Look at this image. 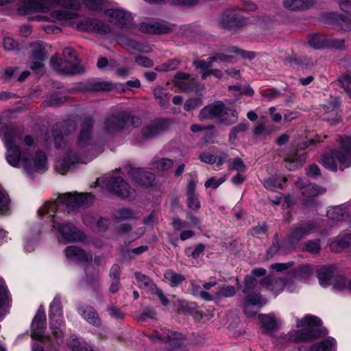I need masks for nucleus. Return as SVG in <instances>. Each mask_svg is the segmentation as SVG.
Segmentation results:
<instances>
[{"instance_id": "1", "label": "nucleus", "mask_w": 351, "mask_h": 351, "mask_svg": "<svg viewBox=\"0 0 351 351\" xmlns=\"http://www.w3.org/2000/svg\"><path fill=\"white\" fill-rule=\"evenodd\" d=\"M94 201L91 193H66L60 195L56 201L47 202L38 210L39 217L47 215L52 223L60 242L71 243L83 241L84 233L73 223L64 222L65 210L76 211L80 208L89 206Z\"/></svg>"}, {"instance_id": "2", "label": "nucleus", "mask_w": 351, "mask_h": 351, "mask_svg": "<svg viewBox=\"0 0 351 351\" xmlns=\"http://www.w3.org/2000/svg\"><path fill=\"white\" fill-rule=\"evenodd\" d=\"M40 140L31 135H27L23 139L27 148L21 150L19 145L22 143L21 133L12 128L8 129L4 134V143L7 149L6 160L14 167H22L29 176L41 173L47 169V158L42 151H37L34 156L30 152L38 145Z\"/></svg>"}, {"instance_id": "3", "label": "nucleus", "mask_w": 351, "mask_h": 351, "mask_svg": "<svg viewBox=\"0 0 351 351\" xmlns=\"http://www.w3.org/2000/svg\"><path fill=\"white\" fill-rule=\"evenodd\" d=\"M92 125L93 120L91 119H87L83 122L76 147L66 150L64 155L56 161L55 168L58 172L64 174L76 163H86L96 156V154H94V146L90 134Z\"/></svg>"}, {"instance_id": "4", "label": "nucleus", "mask_w": 351, "mask_h": 351, "mask_svg": "<svg viewBox=\"0 0 351 351\" xmlns=\"http://www.w3.org/2000/svg\"><path fill=\"white\" fill-rule=\"evenodd\" d=\"M340 149L324 154L321 162L327 169L336 171L343 170L351 166V137L339 139Z\"/></svg>"}, {"instance_id": "5", "label": "nucleus", "mask_w": 351, "mask_h": 351, "mask_svg": "<svg viewBox=\"0 0 351 351\" xmlns=\"http://www.w3.org/2000/svg\"><path fill=\"white\" fill-rule=\"evenodd\" d=\"M297 330L289 334V339L293 341H303L317 337L321 335L322 321L318 317L307 315L302 319H295Z\"/></svg>"}, {"instance_id": "6", "label": "nucleus", "mask_w": 351, "mask_h": 351, "mask_svg": "<svg viewBox=\"0 0 351 351\" xmlns=\"http://www.w3.org/2000/svg\"><path fill=\"white\" fill-rule=\"evenodd\" d=\"M54 4L74 10L80 7L76 0H23L19 11L23 14L34 12L47 13L51 10Z\"/></svg>"}, {"instance_id": "7", "label": "nucleus", "mask_w": 351, "mask_h": 351, "mask_svg": "<svg viewBox=\"0 0 351 351\" xmlns=\"http://www.w3.org/2000/svg\"><path fill=\"white\" fill-rule=\"evenodd\" d=\"M50 330L53 341L58 344L63 343L64 323L62 307L60 297H56L50 305L49 311Z\"/></svg>"}, {"instance_id": "8", "label": "nucleus", "mask_w": 351, "mask_h": 351, "mask_svg": "<svg viewBox=\"0 0 351 351\" xmlns=\"http://www.w3.org/2000/svg\"><path fill=\"white\" fill-rule=\"evenodd\" d=\"M214 118H221V121L226 125L234 123L237 120V112L225 108L221 101L208 104L202 109L199 114V119L204 121Z\"/></svg>"}, {"instance_id": "9", "label": "nucleus", "mask_w": 351, "mask_h": 351, "mask_svg": "<svg viewBox=\"0 0 351 351\" xmlns=\"http://www.w3.org/2000/svg\"><path fill=\"white\" fill-rule=\"evenodd\" d=\"M140 123L138 118L132 117L128 112H123L117 115H112L104 121L102 129L104 133L112 135L130 125L137 126Z\"/></svg>"}, {"instance_id": "10", "label": "nucleus", "mask_w": 351, "mask_h": 351, "mask_svg": "<svg viewBox=\"0 0 351 351\" xmlns=\"http://www.w3.org/2000/svg\"><path fill=\"white\" fill-rule=\"evenodd\" d=\"M295 186L300 191L303 204L309 208L316 206L317 202L315 197L324 191L320 187L315 184L309 183L305 179H299L295 182Z\"/></svg>"}, {"instance_id": "11", "label": "nucleus", "mask_w": 351, "mask_h": 351, "mask_svg": "<svg viewBox=\"0 0 351 351\" xmlns=\"http://www.w3.org/2000/svg\"><path fill=\"white\" fill-rule=\"evenodd\" d=\"M105 14L110 23L119 28L132 29L133 28V18L130 13L119 8H110L105 10Z\"/></svg>"}, {"instance_id": "12", "label": "nucleus", "mask_w": 351, "mask_h": 351, "mask_svg": "<svg viewBox=\"0 0 351 351\" xmlns=\"http://www.w3.org/2000/svg\"><path fill=\"white\" fill-rule=\"evenodd\" d=\"M46 317L45 308L40 306L34 316L31 326V336L33 339L44 341L49 339L48 336L45 335L46 329Z\"/></svg>"}, {"instance_id": "13", "label": "nucleus", "mask_w": 351, "mask_h": 351, "mask_svg": "<svg viewBox=\"0 0 351 351\" xmlns=\"http://www.w3.org/2000/svg\"><path fill=\"white\" fill-rule=\"evenodd\" d=\"M138 214L130 208H120L115 210L112 214L113 226H116L118 232H128L130 230L131 226L128 223L119 225L122 221L133 219L138 217Z\"/></svg>"}, {"instance_id": "14", "label": "nucleus", "mask_w": 351, "mask_h": 351, "mask_svg": "<svg viewBox=\"0 0 351 351\" xmlns=\"http://www.w3.org/2000/svg\"><path fill=\"white\" fill-rule=\"evenodd\" d=\"M104 184L110 191L123 197H132L134 193V191L120 177L106 178Z\"/></svg>"}, {"instance_id": "15", "label": "nucleus", "mask_w": 351, "mask_h": 351, "mask_svg": "<svg viewBox=\"0 0 351 351\" xmlns=\"http://www.w3.org/2000/svg\"><path fill=\"white\" fill-rule=\"evenodd\" d=\"M263 286H265L266 288L273 292L275 295L278 294L284 289L289 292H294L297 290V287L294 286L289 276L287 275L285 279H270L269 278H265L262 282Z\"/></svg>"}, {"instance_id": "16", "label": "nucleus", "mask_w": 351, "mask_h": 351, "mask_svg": "<svg viewBox=\"0 0 351 351\" xmlns=\"http://www.w3.org/2000/svg\"><path fill=\"white\" fill-rule=\"evenodd\" d=\"M47 55V45L42 41L32 43L27 48L28 59L34 66H41Z\"/></svg>"}, {"instance_id": "17", "label": "nucleus", "mask_w": 351, "mask_h": 351, "mask_svg": "<svg viewBox=\"0 0 351 351\" xmlns=\"http://www.w3.org/2000/svg\"><path fill=\"white\" fill-rule=\"evenodd\" d=\"M149 338L154 342L165 341L171 343L174 346H180L182 335L176 332L171 331L167 328H161L160 330H154Z\"/></svg>"}, {"instance_id": "18", "label": "nucleus", "mask_w": 351, "mask_h": 351, "mask_svg": "<svg viewBox=\"0 0 351 351\" xmlns=\"http://www.w3.org/2000/svg\"><path fill=\"white\" fill-rule=\"evenodd\" d=\"M319 229L317 221H307L301 223L298 227L291 230L289 236V241L291 243L299 242L302 238L307 236Z\"/></svg>"}, {"instance_id": "19", "label": "nucleus", "mask_w": 351, "mask_h": 351, "mask_svg": "<svg viewBox=\"0 0 351 351\" xmlns=\"http://www.w3.org/2000/svg\"><path fill=\"white\" fill-rule=\"evenodd\" d=\"M135 278L141 289L152 291L153 294L158 297L164 306H167L169 304V300L165 296L162 291L156 287L150 278L139 273L135 274Z\"/></svg>"}, {"instance_id": "20", "label": "nucleus", "mask_w": 351, "mask_h": 351, "mask_svg": "<svg viewBox=\"0 0 351 351\" xmlns=\"http://www.w3.org/2000/svg\"><path fill=\"white\" fill-rule=\"evenodd\" d=\"M64 255L70 262L86 263L92 259V255L79 247L70 245L65 248Z\"/></svg>"}, {"instance_id": "21", "label": "nucleus", "mask_w": 351, "mask_h": 351, "mask_svg": "<svg viewBox=\"0 0 351 351\" xmlns=\"http://www.w3.org/2000/svg\"><path fill=\"white\" fill-rule=\"evenodd\" d=\"M76 28L84 32L94 30L97 32L107 33L110 31L108 25L101 21L92 19H86L79 21L76 24Z\"/></svg>"}, {"instance_id": "22", "label": "nucleus", "mask_w": 351, "mask_h": 351, "mask_svg": "<svg viewBox=\"0 0 351 351\" xmlns=\"http://www.w3.org/2000/svg\"><path fill=\"white\" fill-rule=\"evenodd\" d=\"M77 14L73 11L67 10H54L51 12L50 16H38L39 20L51 21L52 22L63 21L74 25L73 20L77 17Z\"/></svg>"}, {"instance_id": "23", "label": "nucleus", "mask_w": 351, "mask_h": 351, "mask_svg": "<svg viewBox=\"0 0 351 351\" xmlns=\"http://www.w3.org/2000/svg\"><path fill=\"white\" fill-rule=\"evenodd\" d=\"M265 304V300L259 295H248L244 300V312L249 316H254Z\"/></svg>"}, {"instance_id": "24", "label": "nucleus", "mask_w": 351, "mask_h": 351, "mask_svg": "<svg viewBox=\"0 0 351 351\" xmlns=\"http://www.w3.org/2000/svg\"><path fill=\"white\" fill-rule=\"evenodd\" d=\"M169 126L167 120L160 119L143 128L142 134L146 138H152L166 130Z\"/></svg>"}, {"instance_id": "25", "label": "nucleus", "mask_w": 351, "mask_h": 351, "mask_svg": "<svg viewBox=\"0 0 351 351\" xmlns=\"http://www.w3.org/2000/svg\"><path fill=\"white\" fill-rule=\"evenodd\" d=\"M130 174L135 183L145 186L151 185L155 178L153 173L142 169H132Z\"/></svg>"}, {"instance_id": "26", "label": "nucleus", "mask_w": 351, "mask_h": 351, "mask_svg": "<svg viewBox=\"0 0 351 351\" xmlns=\"http://www.w3.org/2000/svg\"><path fill=\"white\" fill-rule=\"evenodd\" d=\"M143 32L154 34H160L169 32L170 27L164 22H144L140 25Z\"/></svg>"}, {"instance_id": "27", "label": "nucleus", "mask_w": 351, "mask_h": 351, "mask_svg": "<svg viewBox=\"0 0 351 351\" xmlns=\"http://www.w3.org/2000/svg\"><path fill=\"white\" fill-rule=\"evenodd\" d=\"M350 213V205L343 204L330 208L327 210L328 218L333 221H340L348 217Z\"/></svg>"}, {"instance_id": "28", "label": "nucleus", "mask_w": 351, "mask_h": 351, "mask_svg": "<svg viewBox=\"0 0 351 351\" xmlns=\"http://www.w3.org/2000/svg\"><path fill=\"white\" fill-rule=\"evenodd\" d=\"M173 84L176 90L178 91H188L195 86L193 79L186 73H178L175 75Z\"/></svg>"}, {"instance_id": "29", "label": "nucleus", "mask_w": 351, "mask_h": 351, "mask_svg": "<svg viewBox=\"0 0 351 351\" xmlns=\"http://www.w3.org/2000/svg\"><path fill=\"white\" fill-rule=\"evenodd\" d=\"M78 311L83 318L90 324L95 327L101 326V321L99 317V315L92 306H83L80 308Z\"/></svg>"}, {"instance_id": "30", "label": "nucleus", "mask_w": 351, "mask_h": 351, "mask_svg": "<svg viewBox=\"0 0 351 351\" xmlns=\"http://www.w3.org/2000/svg\"><path fill=\"white\" fill-rule=\"evenodd\" d=\"M10 300L5 281L0 278V320L8 313Z\"/></svg>"}, {"instance_id": "31", "label": "nucleus", "mask_w": 351, "mask_h": 351, "mask_svg": "<svg viewBox=\"0 0 351 351\" xmlns=\"http://www.w3.org/2000/svg\"><path fill=\"white\" fill-rule=\"evenodd\" d=\"M351 245V233L341 234L338 238L331 242L330 248L334 252H340L343 249Z\"/></svg>"}, {"instance_id": "32", "label": "nucleus", "mask_w": 351, "mask_h": 351, "mask_svg": "<svg viewBox=\"0 0 351 351\" xmlns=\"http://www.w3.org/2000/svg\"><path fill=\"white\" fill-rule=\"evenodd\" d=\"M311 274L312 268L309 265H301L298 268L296 272L293 275L289 276L294 286H296L298 288V282L302 280L308 278Z\"/></svg>"}, {"instance_id": "33", "label": "nucleus", "mask_w": 351, "mask_h": 351, "mask_svg": "<svg viewBox=\"0 0 351 351\" xmlns=\"http://www.w3.org/2000/svg\"><path fill=\"white\" fill-rule=\"evenodd\" d=\"M317 276L320 285L324 287L331 285L334 281V278L336 277L334 274V269L327 267L320 269Z\"/></svg>"}, {"instance_id": "34", "label": "nucleus", "mask_w": 351, "mask_h": 351, "mask_svg": "<svg viewBox=\"0 0 351 351\" xmlns=\"http://www.w3.org/2000/svg\"><path fill=\"white\" fill-rule=\"evenodd\" d=\"M241 21L233 11L224 12L220 20L221 25L226 28H232L239 25Z\"/></svg>"}, {"instance_id": "35", "label": "nucleus", "mask_w": 351, "mask_h": 351, "mask_svg": "<svg viewBox=\"0 0 351 351\" xmlns=\"http://www.w3.org/2000/svg\"><path fill=\"white\" fill-rule=\"evenodd\" d=\"M283 5L290 10H304L310 8L312 3L308 0H284Z\"/></svg>"}, {"instance_id": "36", "label": "nucleus", "mask_w": 351, "mask_h": 351, "mask_svg": "<svg viewBox=\"0 0 351 351\" xmlns=\"http://www.w3.org/2000/svg\"><path fill=\"white\" fill-rule=\"evenodd\" d=\"M336 341L332 338L326 339L313 344L308 351H335Z\"/></svg>"}, {"instance_id": "37", "label": "nucleus", "mask_w": 351, "mask_h": 351, "mask_svg": "<svg viewBox=\"0 0 351 351\" xmlns=\"http://www.w3.org/2000/svg\"><path fill=\"white\" fill-rule=\"evenodd\" d=\"M213 63L221 64V63H232V61L229 60V57L223 54H216L208 58V61L205 60H197L194 62L195 66H208Z\"/></svg>"}, {"instance_id": "38", "label": "nucleus", "mask_w": 351, "mask_h": 351, "mask_svg": "<svg viewBox=\"0 0 351 351\" xmlns=\"http://www.w3.org/2000/svg\"><path fill=\"white\" fill-rule=\"evenodd\" d=\"M65 126H66L68 128L66 129V130L64 131V135L67 134L69 132H70L71 131L74 130L75 129V125L74 124V123H73L71 121L56 125V128H54L53 130V134L54 136L55 143L57 147L61 146L60 141H62V135H63L62 133H61L59 135L57 132V129H59V128L63 129Z\"/></svg>"}, {"instance_id": "39", "label": "nucleus", "mask_w": 351, "mask_h": 351, "mask_svg": "<svg viewBox=\"0 0 351 351\" xmlns=\"http://www.w3.org/2000/svg\"><path fill=\"white\" fill-rule=\"evenodd\" d=\"M62 56L66 65L78 66L80 64V60L75 51L71 47L64 49Z\"/></svg>"}, {"instance_id": "40", "label": "nucleus", "mask_w": 351, "mask_h": 351, "mask_svg": "<svg viewBox=\"0 0 351 351\" xmlns=\"http://www.w3.org/2000/svg\"><path fill=\"white\" fill-rule=\"evenodd\" d=\"M67 343L73 351H93L89 345L80 342L75 336H71Z\"/></svg>"}, {"instance_id": "41", "label": "nucleus", "mask_w": 351, "mask_h": 351, "mask_svg": "<svg viewBox=\"0 0 351 351\" xmlns=\"http://www.w3.org/2000/svg\"><path fill=\"white\" fill-rule=\"evenodd\" d=\"M38 241V235L29 232L27 234L24 239V249L27 252H31L34 250Z\"/></svg>"}, {"instance_id": "42", "label": "nucleus", "mask_w": 351, "mask_h": 351, "mask_svg": "<svg viewBox=\"0 0 351 351\" xmlns=\"http://www.w3.org/2000/svg\"><path fill=\"white\" fill-rule=\"evenodd\" d=\"M286 180V178H283L282 180H280L277 176H274L265 180L264 186L265 188L269 190L282 189V182H285Z\"/></svg>"}, {"instance_id": "43", "label": "nucleus", "mask_w": 351, "mask_h": 351, "mask_svg": "<svg viewBox=\"0 0 351 351\" xmlns=\"http://www.w3.org/2000/svg\"><path fill=\"white\" fill-rule=\"evenodd\" d=\"M235 293V288L233 286L223 285L218 288V290L216 291V296L217 300H219L221 298L232 297Z\"/></svg>"}, {"instance_id": "44", "label": "nucleus", "mask_w": 351, "mask_h": 351, "mask_svg": "<svg viewBox=\"0 0 351 351\" xmlns=\"http://www.w3.org/2000/svg\"><path fill=\"white\" fill-rule=\"evenodd\" d=\"M331 285L335 293H341L348 289V284L347 285L345 278L342 276H336Z\"/></svg>"}, {"instance_id": "45", "label": "nucleus", "mask_w": 351, "mask_h": 351, "mask_svg": "<svg viewBox=\"0 0 351 351\" xmlns=\"http://www.w3.org/2000/svg\"><path fill=\"white\" fill-rule=\"evenodd\" d=\"M258 318L263 327L267 330H272L276 326V319L271 315H260Z\"/></svg>"}, {"instance_id": "46", "label": "nucleus", "mask_w": 351, "mask_h": 351, "mask_svg": "<svg viewBox=\"0 0 351 351\" xmlns=\"http://www.w3.org/2000/svg\"><path fill=\"white\" fill-rule=\"evenodd\" d=\"M119 42L121 44L127 45L138 51L147 52L149 51L147 46L130 39H120Z\"/></svg>"}, {"instance_id": "47", "label": "nucleus", "mask_w": 351, "mask_h": 351, "mask_svg": "<svg viewBox=\"0 0 351 351\" xmlns=\"http://www.w3.org/2000/svg\"><path fill=\"white\" fill-rule=\"evenodd\" d=\"M165 278L169 281L172 286H178L183 280L184 277L173 271H167L165 273Z\"/></svg>"}, {"instance_id": "48", "label": "nucleus", "mask_w": 351, "mask_h": 351, "mask_svg": "<svg viewBox=\"0 0 351 351\" xmlns=\"http://www.w3.org/2000/svg\"><path fill=\"white\" fill-rule=\"evenodd\" d=\"M228 168L229 170H235L244 172L247 169L246 165L240 158H235L228 162Z\"/></svg>"}, {"instance_id": "49", "label": "nucleus", "mask_w": 351, "mask_h": 351, "mask_svg": "<svg viewBox=\"0 0 351 351\" xmlns=\"http://www.w3.org/2000/svg\"><path fill=\"white\" fill-rule=\"evenodd\" d=\"M309 44L315 49H320L326 46L325 38L320 35L313 36L309 40Z\"/></svg>"}, {"instance_id": "50", "label": "nucleus", "mask_w": 351, "mask_h": 351, "mask_svg": "<svg viewBox=\"0 0 351 351\" xmlns=\"http://www.w3.org/2000/svg\"><path fill=\"white\" fill-rule=\"evenodd\" d=\"M85 5L94 11L101 10L104 7V0H82Z\"/></svg>"}, {"instance_id": "51", "label": "nucleus", "mask_w": 351, "mask_h": 351, "mask_svg": "<svg viewBox=\"0 0 351 351\" xmlns=\"http://www.w3.org/2000/svg\"><path fill=\"white\" fill-rule=\"evenodd\" d=\"M245 285L243 289V293L248 295H250V293L255 288L257 281L252 275L247 276L245 277Z\"/></svg>"}, {"instance_id": "52", "label": "nucleus", "mask_w": 351, "mask_h": 351, "mask_svg": "<svg viewBox=\"0 0 351 351\" xmlns=\"http://www.w3.org/2000/svg\"><path fill=\"white\" fill-rule=\"evenodd\" d=\"M173 165V160L169 158H162L155 162L156 168L158 171H166Z\"/></svg>"}, {"instance_id": "53", "label": "nucleus", "mask_w": 351, "mask_h": 351, "mask_svg": "<svg viewBox=\"0 0 351 351\" xmlns=\"http://www.w3.org/2000/svg\"><path fill=\"white\" fill-rule=\"evenodd\" d=\"M202 104V101L199 98H193L187 100L184 105V108L186 111L195 110Z\"/></svg>"}, {"instance_id": "54", "label": "nucleus", "mask_w": 351, "mask_h": 351, "mask_svg": "<svg viewBox=\"0 0 351 351\" xmlns=\"http://www.w3.org/2000/svg\"><path fill=\"white\" fill-rule=\"evenodd\" d=\"M285 161L287 164L289 165V166L286 165L285 167L289 170H293V169L298 167V165H302V159L299 160V158L296 154L287 158Z\"/></svg>"}, {"instance_id": "55", "label": "nucleus", "mask_w": 351, "mask_h": 351, "mask_svg": "<svg viewBox=\"0 0 351 351\" xmlns=\"http://www.w3.org/2000/svg\"><path fill=\"white\" fill-rule=\"evenodd\" d=\"M226 178V176L218 179L215 177H211L206 181L204 186L206 188L217 189L219 185L225 182Z\"/></svg>"}, {"instance_id": "56", "label": "nucleus", "mask_w": 351, "mask_h": 351, "mask_svg": "<svg viewBox=\"0 0 351 351\" xmlns=\"http://www.w3.org/2000/svg\"><path fill=\"white\" fill-rule=\"evenodd\" d=\"M3 47L6 51H15L19 49V43L11 37H6L3 40Z\"/></svg>"}, {"instance_id": "57", "label": "nucleus", "mask_w": 351, "mask_h": 351, "mask_svg": "<svg viewBox=\"0 0 351 351\" xmlns=\"http://www.w3.org/2000/svg\"><path fill=\"white\" fill-rule=\"evenodd\" d=\"M187 205L191 210H198L200 207V202L196 197L195 194L187 195Z\"/></svg>"}, {"instance_id": "58", "label": "nucleus", "mask_w": 351, "mask_h": 351, "mask_svg": "<svg viewBox=\"0 0 351 351\" xmlns=\"http://www.w3.org/2000/svg\"><path fill=\"white\" fill-rule=\"evenodd\" d=\"M9 209V199L6 195L0 189V213H6Z\"/></svg>"}, {"instance_id": "59", "label": "nucleus", "mask_w": 351, "mask_h": 351, "mask_svg": "<svg viewBox=\"0 0 351 351\" xmlns=\"http://www.w3.org/2000/svg\"><path fill=\"white\" fill-rule=\"evenodd\" d=\"M305 249L307 252L313 254L318 253L320 250L319 241H310L306 243Z\"/></svg>"}, {"instance_id": "60", "label": "nucleus", "mask_w": 351, "mask_h": 351, "mask_svg": "<svg viewBox=\"0 0 351 351\" xmlns=\"http://www.w3.org/2000/svg\"><path fill=\"white\" fill-rule=\"evenodd\" d=\"M84 72V67H62L61 73L65 75H76Z\"/></svg>"}, {"instance_id": "61", "label": "nucleus", "mask_w": 351, "mask_h": 351, "mask_svg": "<svg viewBox=\"0 0 351 351\" xmlns=\"http://www.w3.org/2000/svg\"><path fill=\"white\" fill-rule=\"evenodd\" d=\"M143 223L149 227H152L158 223V218L156 212H152L148 217L143 220Z\"/></svg>"}, {"instance_id": "62", "label": "nucleus", "mask_w": 351, "mask_h": 351, "mask_svg": "<svg viewBox=\"0 0 351 351\" xmlns=\"http://www.w3.org/2000/svg\"><path fill=\"white\" fill-rule=\"evenodd\" d=\"M341 29L345 31L351 30V19L347 16L341 17L339 22Z\"/></svg>"}, {"instance_id": "63", "label": "nucleus", "mask_w": 351, "mask_h": 351, "mask_svg": "<svg viewBox=\"0 0 351 351\" xmlns=\"http://www.w3.org/2000/svg\"><path fill=\"white\" fill-rule=\"evenodd\" d=\"M227 162H228V156L226 153L221 152L219 155L215 156L214 164L217 167H220Z\"/></svg>"}, {"instance_id": "64", "label": "nucleus", "mask_w": 351, "mask_h": 351, "mask_svg": "<svg viewBox=\"0 0 351 351\" xmlns=\"http://www.w3.org/2000/svg\"><path fill=\"white\" fill-rule=\"evenodd\" d=\"M134 63L138 66H151L153 62L147 58L143 56H135Z\"/></svg>"}]
</instances>
